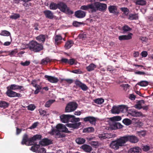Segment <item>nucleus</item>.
Wrapping results in <instances>:
<instances>
[{
  "instance_id": "obj_52",
  "label": "nucleus",
  "mask_w": 153,
  "mask_h": 153,
  "mask_svg": "<svg viewBox=\"0 0 153 153\" xmlns=\"http://www.w3.org/2000/svg\"><path fill=\"white\" fill-rule=\"evenodd\" d=\"M80 9L83 10H87L89 9V4L87 5H82L80 7Z\"/></svg>"
},
{
  "instance_id": "obj_17",
  "label": "nucleus",
  "mask_w": 153,
  "mask_h": 153,
  "mask_svg": "<svg viewBox=\"0 0 153 153\" xmlns=\"http://www.w3.org/2000/svg\"><path fill=\"white\" fill-rule=\"evenodd\" d=\"M98 137L100 139L103 140L111 138L112 136L110 134L104 133L99 134Z\"/></svg>"
},
{
  "instance_id": "obj_55",
  "label": "nucleus",
  "mask_w": 153,
  "mask_h": 153,
  "mask_svg": "<svg viewBox=\"0 0 153 153\" xmlns=\"http://www.w3.org/2000/svg\"><path fill=\"white\" fill-rule=\"evenodd\" d=\"M38 124V123L35 122L33 123L32 125L29 128L31 129H34L36 127Z\"/></svg>"
},
{
  "instance_id": "obj_63",
  "label": "nucleus",
  "mask_w": 153,
  "mask_h": 153,
  "mask_svg": "<svg viewBox=\"0 0 153 153\" xmlns=\"http://www.w3.org/2000/svg\"><path fill=\"white\" fill-rule=\"evenodd\" d=\"M72 72L75 74H80L82 73V71L80 70L77 69L73 70Z\"/></svg>"
},
{
  "instance_id": "obj_6",
  "label": "nucleus",
  "mask_w": 153,
  "mask_h": 153,
  "mask_svg": "<svg viewBox=\"0 0 153 153\" xmlns=\"http://www.w3.org/2000/svg\"><path fill=\"white\" fill-rule=\"evenodd\" d=\"M126 106L124 105H119L117 106H113L111 110V112L113 114H119L120 112H123L125 110H126Z\"/></svg>"
},
{
  "instance_id": "obj_44",
  "label": "nucleus",
  "mask_w": 153,
  "mask_h": 153,
  "mask_svg": "<svg viewBox=\"0 0 153 153\" xmlns=\"http://www.w3.org/2000/svg\"><path fill=\"white\" fill-rule=\"evenodd\" d=\"M136 4L140 5H144L146 4V1L143 0H138L136 2Z\"/></svg>"
},
{
  "instance_id": "obj_45",
  "label": "nucleus",
  "mask_w": 153,
  "mask_h": 153,
  "mask_svg": "<svg viewBox=\"0 0 153 153\" xmlns=\"http://www.w3.org/2000/svg\"><path fill=\"white\" fill-rule=\"evenodd\" d=\"M120 9L126 15H127L128 14L129 11L127 8L122 7L120 8Z\"/></svg>"
},
{
  "instance_id": "obj_28",
  "label": "nucleus",
  "mask_w": 153,
  "mask_h": 153,
  "mask_svg": "<svg viewBox=\"0 0 153 153\" xmlns=\"http://www.w3.org/2000/svg\"><path fill=\"white\" fill-rule=\"evenodd\" d=\"M85 141V140L81 137H78L76 140V143L78 144H84Z\"/></svg>"
},
{
  "instance_id": "obj_33",
  "label": "nucleus",
  "mask_w": 153,
  "mask_h": 153,
  "mask_svg": "<svg viewBox=\"0 0 153 153\" xmlns=\"http://www.w3.org/2000/svg\"><path fill=\"white\" fill-rule=\"evenodd\" d=\"M20 17V15L19 13H12L10 16V18L16 20Z\"/></svg>"
},
{
  "instance_id": "obj_43",
  "label": "nucleus",
  "mask_w": 153,
  "mask_h": 153,
  "mask_svg": "<svg viewBox=\"0 0 153 153\" xmlns=\"http://www.w3.org/2000/svg\"><path fill=\"white\" fill-rule=\"evenodd\" d=\"M0 35L4 36H8L10 35V33L8 31L4 30L1 31Z\"/></svg>"
},
{
  "instance_id": "obj_13",
  "label": "nucleus",
  "mask_w": 153,
  "mask_h": 153,
  "mask_svg": "<svg viewBox=\"0 0 153 153\" xmlns=\"http://www.w3.org/2000/svg\"><path fill=\"white\" fill-rule=\"evenodd\" d=\"M133 34L130 33L127 35H123L119 36L118 39L120 41L124 40H128L132 38Z\"/></svg>"
},
{
  "instance_id": "obj_23",
  "label": "nucleus",
  "mask_w": 153,
  "mask_h": 153,
  "mask_svg": "<svg viewBox=\"0 0 153 153\" xmlns=\"http://www.w3.org/2000/svg\"><path fill=\"white\" fill-rule=\"evenodd\" d=\"M113 127L110 126V128L113 129H115L117 128H123V126L119 123H113Z\"/></svg>"
},
{
  "instance_id": "obj_41",
  "label": "nucleus",
  "mask_w": 153,
  "mask_h": 153,
  "mask_svg": "<svg viewBox=\"0 0 153 153\" xmlns=\"http://www.w3.org/2000/svg\"><path fill=\"white\" fill-rule=\"evenodd\" d=\"M148 82L146 81H142L138 83L137 84L143 87L146 86L148 85Z\"/></svg>"
},
{
  "instance_id": "obj_59",
  "label": "nucleus",
  "mask_w": 153,
  "mask_h": 153,
  "mask_svg": "<svg viewBox=\"0 0 153 153\" xmlns=\"http://www.w3.org/2000/svg\"><path fill=\"white\" fill-rule=\"evenodd\" d=\"M46 151L44 148H42L40 149L39 151L38 150L36 153H45Z\"/></svg>"
},
{
  "instance_id": "obj_50",
  "label": "nucleus",
  "mask_w": 153,
  "mask_h": 153,
  "mask_svg": "<svg viewBox=\"0 0 153 153\" xmlns=\"http://www.w3.org/2000/svg\"><path fill=\"white\" fill-rule=\"evenodd\" d=\"M80 87L82 90L84 91L87 90L88 89V88L87 86L85 84L83 83L82 84Z\"/></svg>"
},
{
  "instance_id": "obj_39",
  "label": "nucleus",
  "mask_w": 153,
  "mask_h": 153,
  "mask_svg": "<svg viewBox=\"0 0 153 153\" xmlns=\"http://www.w3.org/2000/svg\"><path fill=\"white\" fill-rule=\"evenodd\" d=\"M31 0H23V5L25 7H29L31 5V4L29 1Z\"/></svg>"
},
{
  "instance_id": "obj_64",
  "label": "nucleus",
  "mask_w": 153,
  "mask_h": 153,
  "mask_svg": "<svg viewBox=\"0 0 153 153\" xmlns=\"http://www.w3.org/2000/svg\"><path fill=\"white\" fill-rule=\"evenodd\" d=\"M107 70L112 72L114 71V70L113 69L112 67L111 66H108L107 68Z\"/></svg>"
},
{
  "instance_id": "obj_56",
  "label": "nucleus",
  "mask_w": 153,
  "mask_h": 153,
  "mask_svg": "<svg viewBox=\"0 0 153 153\" xmlns=\"http://www.w3.org/2000/svg\"><path fill=\"white\" fill-rule=\"evenodd\" d=\"M17 53V49H14L12 50L9 52V54L11 56L14 54H15Z\"/></svg>"
},
{
  "instance_id": "obj_26",
  "label": "nucleus",
  "mask_w": 153,
  "mask_h": 153,
  "mask_svg": "<svg viewBox=\"0 0 153 153\" xmlns=\"http://www.w3.org/2000/svg\"><path fill=\"white\" fill-rule=\"evenodd\" d=\"M96 65L93 63L91 64L86 67V69L88 71H91L94 70L96 68Z\"/></svg>"
},
{
  "instance_id": "obj_10",
  "label": "nucleus",
  "mask_w": 153,
  "mask_h": 153,
  "mask_svg": "<svg viewBox=\"0 0 153 153\" xmlns=\"http://www.w3.org/2000/svg\"><path fill=\"white\" fill-rule=\"evenodd\" d=\"M128 113L127 116H128V115H130L133 117H143L145 116V115L141 112L137 111L132 109L128 110Z\"/></svg>"
},
{
  "instance_id": "obj_29",
  "label": "nucleus",
  "mask_w": 153,
  "mask_h": 153,
  "mask_svg": "<svg viewBox=\"0 0 153 153\" xmlns=\"http://www.w3.org/2000/svg\"><path fill=\"white\" fill-rule=\"evenodd\" d=\"M108 9L110 13H114L117 11V8L116 6H110L108 7Z\"/></svg>"
},
{
  "instance_id": "obj_49",
  "label": "nucleus",
  "mask_w": 153,
  "mask_h": 153,
  "mask_svg": "<svg viewBox=\"0 0 153 153\" xmlns=\"http://www.w3.org/2000/svg\"><path fill=\"white\" fill-rule=\"evenodd\" d=\"M123 30L125 32H127L130 31L131 29L127 25L124 26L123 28Z\"/></svg>"
},
{
  "instance_id": "obj_19",
  "label": "nucleus",
  "mask_w": 153,
  "mask_h": 153,
  "mask_svg": "<svg viewBox=\"0 0 153 153\" xmlns=\"http://www.w3.org/2000/svg\"><path fill=\"white\" fill-rule=\"evenodd\" d=\"M54 39L55 44L58 45L61 43L62 38L60 35H57L55 36Z\"/></svg>"
},
{
  "instance_id": "obj_18",
  "label": "nucleus",
  "mask_w": 153,
  "mask_h": 153,
  "mask_svg": "<svg viewBox=\"0 0 153 153\" xmlns=\"http://www.w3.org/2000/svg\"><path fill=\"white\" fill-rule=\"evenodd\" d=\"M81 125V123L79 122L75 123H68L66 124L67 126L73 128H77Z\"/></svg>"
},
{
  "instance_id": "obj_58",
  "label": "nucleus",
  "mask_w": 153,
  "mask_h": 153,
  "mask_svg": "<svg viewBox=\"0 0 153 153\" xmlns=\"http://www.w3.org/2000/svg\"><path fill=\"white\" fill-rule=\"evenodd\" d=\"M31 84L35 88H36L38 87V86H39V85H37L36 81V80H33L32 81Z\"/></svg>"
},
{
  "instance_id": "obj_9",
  "label": "nucleus",
  "mask_w": 153,
  "mask_h": 153,
  "mask_svg": "<svg viewBox=\"0 0 153 153\" xmlns=\"http://www.w3.org/2000/svg\"><path fill=\"white\" fill-rule=\"evenodd\" d=\"M123 137L125 144L128 141L131 143H136L139 140L138 138L134 135H126Z\"/></svg>"
},
{
  "instance_id": "obj_8",
  "label": "nucleus",
  "mask_w": 153,
  "mask_h": 153,
  "mask_svg": "<svg viewBox=\"0 0 153 153\" xmlns=\"http://www.w3.org/2000/svg\"><path fill=\"white\" fill-rule=\"evenodd\" d=\"M58 8L61 11L66 14H72L73 12L70 10L66 5L63 2H60L58 4Z\"/></svg>"
},
{
  "instance_id": "obj_36",
  "label": "nucleus",
  "mask_w": 153,
  "mask_h": 153,
  "mask_svg": "<svg viewBox=\"0 0 153 153\" xmlns=\"http://www.w3.org/2000/svg\"><path fill=\"white\" fill-rule=\"evenodd\" d=\"M54 100H50L47 101L45 105V106L46 107H49L54 102Z\"/></svg>"
},
{
  "instance_id": "obj_37",
  "label": "nucleus",
  "mask_w": 153,
  "mask_h": 153,
  "mask_svg": "<svg viewBox=\"0 0 153 153\" xmlns=\"http://www.w3.org/2000/svg\"><path fill=\"white\" fill-rule=\"evenodd\" d=\"M143 102V100H141L139 101L138 103L134 105V107L138 109H140L142 108L141 103Z\"/></svg>"
},
{
  "instance_id": "obj_54",
  "label": "nucleus",
  "mask_w": 153,
  "mask_h": 153,
  "mask_svg": "<svg viewBox=\"0 0 153 153\" xmlns=\"http://www.w3.org/2000/svg\"><path fill=\"white\" fill-rule=\"evenodd\" d=\"M150 148H151L149 146L147 145H145L143 146L142 149L143 151L146 152L149 151Z\"/></svg>"
},
{
  "instance_id": "obj_42",
  "label": "nucleus",
  "mask_w": 153,
  "mask_h": 153,
  "mask_svg": "<svg viewBox=\"0 0 153 153\" xmlns=\"http://www.w3.org/2000/svg\"><path fill=\"white\" fill-rule=\"evenodd\" d=\"M51 60L48 58L43 59L41 61V63L42 65H46L48 63L51 62Z\"/></svg>"
},
{
  "instance_id": "obj_38",
  "label": "nucleus",
  "mask_w": 153,
  "mask_h": 153,
  "mask_svg": "<svg viewBox=\"0 0 153 153\" xmlns=\"http://www.w3.org/2000/svg\"><path fill=\"white\" fill-rule=\"evenodd\" d=\"M110 119L112 121H120L121 120L122 118L120 116H117L111 117Z\"/></svg>"
},
{
  "instance_id": "obj_61",
  "label": "nucleus",
  "mask_w": 153,
  "mask_h": 153,
  "mask_svg": "<svg viewBox=\"0 0 153 153\" xmlns=\"http://www.w3.org/2000/svg\"><path fill=\"white\" fill-rule=\"evenodd\" d=\"M81 24V23L75 21L73 22V24L74 26L77 27L79 26V25Z\"/></svg>"
},
{
  "instance_id": "obj_12",
  "label": "nucleus",
  "mask_w": 153,
  "mask_h": 153,
  "mask_svg": "<svg viewBox=\"0 0 153 153\" xmlns=\"http://www.w3.org/2000/svg\"><path fill=\"white\" fill-rule=\"evenodd\" d=\"M97 118L92 116H89L83 118L85 122H89L92 124H95Z\"/></svg>"
},
{
  "instance_id": "obj_46",
  "label": "nucleus",
  "mask_w": 153,
  "mask_h": 153,
  "mask_svg": "<svg viewBox=\"0 0 153 153\" xmlns=\"http://www.w3.org/2000/svg\"><path fill=\"white\" fill-rule=\"evenodd\" d=\"M39 112L40 113V115L44 116L46 115H48L49 114H47V112L46 111L42 109H40L39 110Z\"/></svg>"
},
{
  "instance_id": "obj_57",
  "label": "nucleus",
  "mask_w": 153,
  "mask_h": 153,
  "mask_svg": "<svg viewBox=\"0 0 153 153\" xmlns=\"http://www.w3.org/2000/svg\"><path fill=\"white\" fill-rule=\"evenodd\" d=\"M137 134L140 137L144 136L145 132L144 131H140L137 132Z\"/></svg>"
},
{
  "instance_id": "obj_3",
  "label": "nucleus",
  "mask_w": 153,
  "mask_h": 153,
  "mask_svg": "<svg viewBox=\"0 0 153 153\" xmlns=\"http://www.w3.org/2000/svg\"><path fill=\"white\" fill-rule=\"evenodd\" d=\"M125 143L123 137L112 141L110 144V147L115 150L118 149L120 146L124 145Z\"/></svg>"
},
{
  "instance_id": "obj_62",
  "label": "nucleus",
  "mask_w": 153,
  "mask_h": 153,
  "mask_svg": "<svg viewBox=\"0 0 153 153\" xmlns=\"http://www.w3.org/2000/svg\"><path fill=\"white\" fill-rule=\"evenodd\" d=\"M141 55L143 57H146L148 55V53L146 51H143L140 53Z\"/></svg>"
},
{
  "instance_id": "obj_25",
  "label": "nucleus",
  "mask_w": 153,
  "mask_h": 153,
  "mask_svg": "<svg viewBox=\"0 0 153 153\" xmlns=\"http://www.w3.org/2000/svg\"><path fill=\"white\" fill-rule=\"evenodd\" d=\"M46 17L49 19H52L53 18V15L52 13L49 10H46L44 12Z\"/></svg>"
},
{
  "instance_id": "obj_16",
  "label": "nucleus",
  "mask_w": 153,
  "mask_h": 153,
  "mask_svg": "<svg viewBox=\"0 0 153 153\" xmlns=\"http://www.w3.org/2000/svg\"><path fill=\"white\" fill-rule=\"evenodd\" d=\"M75 16L79 18H82L85 16V12L81 10H79L76 11L75 13Z\"/></svg>"
},
{
  "instance_id": "obj_35",
  "label": "nucleus",
  "mask_w": 153,
  "mask_h": 153,
  "mask_svg": "<svg viewBox=\"0 0 153 153\" xmlns=\"http://www.w3.org/2000/svg\"><path fill=\"white\" fill-rule=\"evenodd\" d=\"M58 4H56L53 3H51L50 5V8L51 10H56L57 8H58Z\"/></svg>"
},
{
  "instance_id": "obj_22",
  "label": "nucleus",
  "mask_w": 153,
  "mask_h": 153,
  "mask_svg": "<svg viewBox=\"0 0 153 153\" xmlns=\"http://www.w3.org/2000/svg\"><path fill=\"white\" fill-rule=\"evenodd\" d=\"M22 86L17 85L15 84H12L9 86L10 89L11 90H16L21 89L23 88Z\"/></svg>"
},
{
  "instance_id": "obj_53",
  "label": "nucleus",
  "mask_w": 153,
  "mask_h": 153,
  "mask_svg": "<svg viewBox=\"0 0 153 153\" xmlns=\"http://www.w3.org/2000/svg\"><path fill=\"white\" fill-rule=\"evenodd\" d=\"M30 62L29 61H26L25 62H22L20 64L23 66H27L29 65Z\"/></svg>"
},
{
  "instance_id": "obj_34",
  "label": "nucleus",
  "mask_w": 153,
  "mask_h": 153,
  "mask_svg": "<svg viewBox=\"0 0 153 153\" xmlns=\"http://www.w3.org/2000/svg\"><path fill=\"white\" fill-rule=\"evenodd\" d=\"M9 103L5 101H1L0 102V107L1 108H5L9 105Z\"/></svg>"
},
{
  "instance_id": "obj_47",
  "label": "nucleus",
  "mask_w": 153,
  "mask_h": 153,
  "mask_svg": "<svg viewBox=\"0 0 153 153\" xmlns=\"http://www.w3.org/2000/svg\"><path fill=\"white\" fill-rule=\"evenodd\" d=\"M94 129L93 127H90L85 129L84 130V132H93L94 131Z\"/></svg>"
},
{
  "instance_id": "obj_51",
  "label": "nucleus",
  "mask_w": 153,
  "mask_h": 153,
  "mask_svg": "<svg viewBox=\"0 0 153 153\" xmlns=\"http://www.w3.org/2000/svg\"><path fill=\"white\" fill-rule=\"evenodd\" d=\"M35 108V106L33 104H30L27 107V109L30 111H33Z\"/></svg>"
},
{
  "instance_id": "obj_11",
  "label": "nucleus",
  "mask_w": 153,
  "mask_h": 153,
  "mask_svg": "<svg viewBox=\"0 0 153 153\" xmlns=\"http://www.w3.org/2000/svg\"><path fill=\"white\" fill-rule=\"evenodd\" d=\"M6 94L8 96L10 97H20L22 96L20 94L13 91L11 90H8L6 92Z\"/></svg>"
},
{
  "instance_id": "obj_21",
  "label": "nucleus",
  "mask_w": 153,
  "mask_h": 153,
  "mask_svg": "<svg viewBox=\"0 0 153 153\" xmlns=\"http://www.w3.org/2000/svg\"><path fill=\"white\" fill-rule=\"evenodd\" d=\"M96 4V2L89 4V9H91L92 12H96L97 10V7Z\"/></svg>"
},
{
  "instance_id": "obj_5",
  "label": "nucleus",
  "mask_w": 153,
  "mask_h": 153,
  "mask_svg": "<svg viewBox=\"0 0 153 153\" xmlns=\"http://www.w3.org/2000/svg\"><path fill=\"white\" fill-rule=\"evenodd\" d=\"M72 118L73 120L72 122H77L79 121V119L78 118H75L74 115H71L62 114L60 116V120L63 123L68 122L70 118Z\"/></svg>"
},
{
  "instance_id": "obj_4",
  "label": "nucleus",
  "mask_w": 153,
  "mask_h": 153,
  "mask_svg": "<svg viewBox=\"0 0 153 153\" xmlns=\"http://www.w3.org/2000/svg\"><path fill=\"white\" fill-rule=\"evenodd\" d=\"M28 47V45H26ZM30 49L35 52H39L42 50L43 48V46L35 41H32L29 43Z\"/></svg>"
},
{
  "instance_id": "obj_32",
  "label": "nucleus",
  "mask_w": 153,
  "mask_h": 153,
  "mask_svg": "<svg viewBox=\"0 0 153 153\" xmlns=\"http://www.w3.org/2000/svg\"><path fill=\"white\" fill-rule=\"evenodd\" d=\"M74 42L72 41H69L66 43L65 47L66 49L70 48L73 45Z\"/></svg>"
},
{
  "instance_id": "obj_48",
  "label": "nucleus",
  "mask_w": 153,
  "mask_h": 153,
  "mask_svg": "<svg viewBox=\"0 0 153 153\" xmlns=\"http://www.w3.org/2000/svg\"><path fill=\"white\" fill-rule=\"evenodd\" d=\"M68 63L70 65H73L74 64H76V61L74 59H71L68 60Z\"/></svg>"
},
{
  "instance_id": "obj_7",
  "label": "nucleus",
  "mask_w": 153,
  "mask_h": 153,
  "mask_svg": "<svg viewBox=\"0 0 153 153\" xmlns=\"http://www.w3.org/2000/svg\"><path fill=\"white\" fill-rule=\"evenodd\" d=\"M78 105L75 102H70L68 103L65 108V112L69 113L74 111L77 108Z\"/></svg>"
},
{
  "instance_id": "obj_60",
  "label": "nucleus",
  "mask_w": 153,
  "mask_h": 153,
  "mask_svg": "<svg viewBox=\"0 0 153 153\" xmlns=\"http://www.w3.org/2000/svg\"><path fill=\"white\" fill-rule=\"evenodd\" d=\"M36 88V89L34 91V94H37L39 92V90L41 89V87L40 86H38V87Z\"/></svg>"
},
{
  "instance_id": "obj_27",
  "label": "nucleus",
  "mask_w": 153,
  "mask_h": 153,
  "mask_svg": "<svg viewBox=\"0 0 153 153\" xmlns=\"http://www.w3.org/2000/svg\"><path fill=\"white\" fill-rule=\"evenodd\" d=\"M138 19L137 14H130L129 15L128 19L130 20H137Z\"/></svg>"
},
{
  "instance_id": "obj_40",
  "label": "nucleus",
  "mask_w": 153,
  "mask_h": 153,
  "mask_svg": "<svg viewBox=\"0 0 153 153\" xmlns=\"http://www.w3.org/2000/svg\"><path fill=\"white\" fill-rule=\"evenodd\" d=\"M94 102L97 104H101L104 102V100L102 98H98L97 99L94 100Z\"/></svg>"
},
{
  "instance_id": "obj_14",
  "label": "nucleus",
  "mask_w": 153,
  "mask_h": 153,
  "mask_svg": "<svg viewBox=\"0 0 153 153\" xmlns=\"http://www.w3.org/2000/svg\"><path fill=\"white\" fill-rule=\"evenodd\" d=\"M45 77L50 82L52 83H56L59 81L57 78L51 76L45 75Z\"/></svg>"
},
{
  "instance_id": "obj_2",
  "label": "nucleus",
  "mask_w": 153,
  "mask_h": 153,
  "mask_svg": "<svg viewBox=\"0 0 153 153\" xmlns=\"http://www.w3.org/2000/svg\"><path fill=\"white\" fill-rule=\"evenodd\" d=\"M56 130L52 129L51 131L50 132V134L54 135H58L59 134V131L67 132L68 129L64 125L59 124L56 126Z\"/></svg>"
},
{
  "instance_id": "obj_24",
  "label": "nucleus",
  "mask_w": 153,
  "mask_h": 153,
  "mask_svg": "<svg viewBox=\"0 0 153 153\" xmlns=\"http://www.w3.org/2000/svg\"><path fill=\"white\" fill-rule=\"evenodd\" d=\"M140 149L137 147H135L130 149L128 153H139Z\"/></svg>"
},
{
  "instance_id": "obj_30",
  "label": "nucleus",
  "mask_w": 153,
  "mask_h": 153,
  "mask_svg": "<svg viewBox=\"0 0 153 153\" xmlns=\"http://www.w3.org/2000/svg\"><path fill=\"white\" fill-rule=\"evenodd\" d=\"M123 123L126 125L128 126L131 125L132 123V121L128 118H125L122 121Z\"/></svg>"
},
{
  "instance_id": "obj_15",
  "label": "nucleus",
  "mask_w": 153,
  "mask_h": 153,
  "mask_svg": "<svg viewBox=\"0 0 153 153\" xmlns=\"http://www.w3.org/2000/svg\"><path fill=\"white\" fill-rule=\"evenodd\" d=\"M97 10L103 11L105 10L107 7L106 5L104 4H102L98 2H96Z\"/></svg>"
},
{
  "instance_id": "obj_31",
  "label": "nucleus",
  "mask_w": 153,
  "mask_h": 153,
  "mask_svg": "<svg viewBox=\"0 0 153 153\" xmlns=\"http://www.w3.org/2000/svg\"><path fill=\"white\" fill-rule=\"evenodd\" d=\"M36 39L39 42H44L45 39V36L43 35H40L37 36Z\"/></svg>"
},
{
  "instance_id": "obj_20",
  "label": "nucleus",
  "mask_w": 153,
  "mask_h": 153,
  "mask_svg": "<svg viewBox=\"0 0 153 153\" xmlns=\"http://www.w3.org/2000/svg\"><path fill=\"white\" fill-rule=\"evenodd\" d=\"M81 148L85 152H89L92 150L91 147L88 145L84 144L82 145Z\"/></svg>"
},
{
  "instance_id": "obj_1",
  "label": "nucleus",
  "mask_w": 153,
  "mask_h": 153,
  "mask_svg": "<svg viewBox=\"0 0 153 153\" xmlns=\"http://www.w3.org/2000/svg\"><path fill=\"white\" fill-rule=\"evenodd\" d=\"M41 136L40 135H36L30 138H28L27 135L25 134L23 136L22 141V144H25L27 146L33 145L31 148V150L35 152L40 148V145L42 146H45L49 145L52 143L51 140L47 138H45L39 142V144L37 145L36 144L35 141L37 139H40Z\"/></svg>"
}]
</instances>
